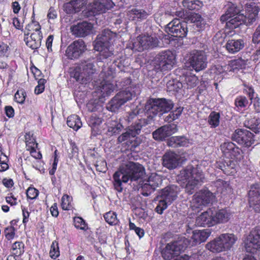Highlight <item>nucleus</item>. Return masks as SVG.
<instances>
[{"label":"nucleus","instance_id":"39","mask_svg":"<svg viewBox=\"0 0 260 260\" xmlns=\"http://www.w3.org/2000/svg\"><path fill=\"white\" fill-rule=\"evenodd\" d=\"M68 125L75 131H77L82 125L80 118L77 115H72L67 119Z\"/></svg>","mask_w":260,"mask_h":260},{"label":"nucleus","instance_id":"49","mask_svg":"<svg viewBox=\"0 0 260 260\" xmlns=\"http://www.w3.org/2000/svg\"><path fill=\"white\" fill-rule=\"evenodd\" d=\"M7 156L0 149V172H4L9 169Z\"/></svg>","mask_w":260,"mask_h":260},{"label":"nucleus","instance_id":"46","mask_svg":"<svg viewBox=\"0 0 260 260\" xmlns=\"http://www.w3.org/2000/svg\"><path fill=\"white\" fill-rule=\"evenodd\" d=\"M25 140L26 149H32L33 146H38V144L36 143L34 135L31 132L26 133Z\"/></svg>","mask_w":260,"mask_h":260},{"label":"nucleus","instance_id":"42","mask_svg":"<svg viewBox=\"0 0 260 260\" xmlns=\"http://www.w3.org/2000/svg\"><path fill=\"white\" fill-rule=\"evenodd\" d=\"M245 125L254 133H258L260 129V118H254L245 121Z\"/></svg>","mask_w":260,"mask_h":260},{"label":"nucleus","instance_id":"2","mask_svg":"<svg viewBox=\"0 0 260 260\" xmlns=\"http://www.w3.org/2000/svg\"><path fill=\"white\" fill-rule=\"evenodd\" d=\"M144 167L138 163L128 162L120 168L113 175V185L118 192L122 191V183H127L129 180L136 181L144 175Z\"/></svg>","mask_w":260,"mask_h":260},{"label":"nucleus","instance_id":"23","mask_svg":"<svg viewBox=\"0 0 260 260\" xmlns=\"http://www.w3.org/2000/svg\"><path fill=\"white\" fill-rule=\"evenodd\" d=\"M168 31L176 37L183 38L187 32L186 22L181 23L179 19H175L167 25Z\"/></svg>","mask_w":260,"mask_h":260},{"label":"nucleus","instance_id":"1","mask_svg":"<svg viewBox=\"0 0 260 260\" xmlns=\"http://www.w3.org/2000/svg\"><path fill=\"white\" fill-rule=\"evenodd\" d=\"M225 7V13L221 16L220 20L226 22V26L230 29H234L242 24L251 25L255 21L259 10L258 4L251 2L247 3L241 12L232 3H229Z\"/></svg>","mask_w":260,"mask_h":260},{"label":"nucleus","instance_id":"62","mask_svg":"<svg viewBox=\"0 0 260 260\" xmlns=\"http://www.w3.org/2000/svg\"><path fill=\"white\" fill-rule=\"evenodd\" d=\"M74 3L75 2L72 0L70 2L67 3L64 5V9L67 13L71 14L76 12H75V9L74 4Z\"/></svg>","mask_w":260,"mask_h":260},{"label":"nucleus","instance_id":"56","mask_svg":"<svg viewBox=\"0 0 260 260\" xmlns=\"http://www.w3.org/2000/svg\"><path fill=\"white\" fill-rule=\"evenodd\" d=\"M86 107L90 112H95L102 109V107L98 104L96 100L89 101L86 105Z\"/></svg>","mask_w":260,"mask_h":260},{"label":"nucleus","instance_id":"19","mask_svg":"<svg viewBox=\"0 0 260 260\" xmlns=\"http://www.w3.org/2000/svg\"><path fill=\"white\" fill-rule=\"evenodd\" d=\"M161 177L155 173H151L145 178L142 184V194L144 196H148L156 187L162 183Z\"/></svg>","mask_w":260,"mask_h":260},{"label":"nucleus","instance_id":"5","mask_svg":"<svg viewBox=\"0 0 260 260\" xmlns=\"http://www.w3.org/2000/svg\"><path fill=\"white\" fill-rule=\"evenodd\" d=\"M115 73L113 68L104 66L99 76V79L94 80L95 92L99 94V98L109 96L115 89L116 86L113 83Z\"/></svg>","mask_w":260,"mask_h":260},{"label":"nucleus","instance_id":"29","mask_svg":"<svg viewBox=\"0 0 260 260\" xmlns=\"http://www.w3.org/2000/svg\"><path fill=\"white\" fill-rule=\"evenodd\" d=\"M227 64H217L213 66L210 70L211 77L216 81L220 82L223 78L231 75Z\"/></svg>","mask_w":260,"mask_h":260},{"label":"nucleus","instance_id":"52","mask_svg":"<svg viewBox=\"0 0 260 260\" xmlns=\"http://www.w3.org/2000/svg\"><path fill=\"white\" fill-rule=\"evenodd\" d=\"M74 225L76 228L86 231L88 229L87 224L83 218L80 217H76L74 218Z\"/></svg>","mask_w":260,"mask_h":260},{"label":"nucleus","instance_id":"36","mask_svg":"<svg viewBox=\"0 0 260 260\" xmlns=\"http://www.w3.org/2000/svg\"><path fill=\"white\" fill-rule=\"evenodd\" d=\"M89 126L91 128L92 131L98 134L101 132V124L102 123V118L100 114L92 113L87 121Z\"/></svg>","mask_w":260,"mask_h":260},{"label":"nucleus","instance_id":"63","mask_svg":"<svg viewBox=\"0 0 260 260\" xmlns=\"http://www.w3.org/2000/svg\"><path fill=\"white\" fill-rule=\"evenodd\" d=\"M6 201L7 203L10 204L11 206L16 205L18 204L17 198L12 193H10L7 197H6Z\"/></svg>","mask_w":260,"mask_h":260},{"label":"nucleus","instance_id":"64","mask_svg":"<svg viewBox=\"0 0 260 260\" xmlns=\"http://www.w3.org/2000/svg\"><path fill=\"white\" fill-rule=\"evenodd\" d=\"M252 42L255 44L260 42V24L256 27L253 35Z\"/></svg>","mask_w":260,"mask_h":260},{"label":"nucleus","instance_id":"51","mask_svg":"<svg viewBox=\"0 0 260 260\" xmlns=\"http://www.w3.org/2000/svg\"><path fill=\"white\" fill-rule=\"evenodd\" d=\"M72 198L67 194H64L61 198V206L64 210H69L72 209Z\"/></svg>","mask_w":260,"mask_h":260},{"label":"nucleus","instance_id":"41","mask_svg":"<svg viewBox=\"0 0 260 260\" xmlns=\"http://www.w3.org/2000/svg\"><path fill=\"white\" fill-rule=\"evenodd\" d=\"M220 115L219 113L211 112L208 118V122L212 128H215L219 125Z\"/></svg>","mask_w":260,"mask_h":260},{"label":"nucleus","instance_id":"38","mask_svg":"<svg viewBox=\"0 0 260 260\" xmlns=\"http://www.w3.org/2000/svg\"><path fill=\"white\" fill-rule=\"evenodd\" d=\"M230 73L232 75L233 73L237 72L239 70L245 68V61L244 60L239 58L237 59L232 60L227 64Z\"/></svg>","mask_w":260,"mask_h":260},{"label":"nucleus","instance_id":"6","mask_svg":"<svg viewBox=\"0 0 260 260\" xmlns=\"http://www.w3.org/2000/svg\"><path fill=\"white\" fill-rule=\"evenodd\" d=\"M116 37V35L110 30L104 29L94 41V50L99 52L103 58L112 57L114 54L113 43Z\"/></svg>","mask_w":260,"mask_h":260},{"label":"nucleus","instance_id":"8","mask_svg":"<svg viewBox=\"0 0 260 260\" xmlns=\"http://www.w3.org/2000/svg\"><path fill=\"white\" fill-rule=\"evenodd\" d=\"M220 149L224 156L229 159L227 161H224L223 167L221 166L220 168L225 173H228L230 169L234 168V162L231 159L238 157L240 155L241 150L233 143L229 141L221 144Z\"/></svg>","mask_w":260,"mask_h":260},{"label":"nucleus","instance_id":"43","mask_svg":"<svg viewBox=\"0 0 260 260\" xmlns=\"http://www.w3.org/2000/svg\"><path fill=\"white\" fill-rule=\"evenodd\" d=\"M24 245L20 241H17L13 244L11 248V252L13 255L20 256L24 252Z\"/></svg>","mask_w":260,"mask_h":260},{"label":"nucleus","instance_id":"45","mask_svg":"<svg viewBox=\"0 0 260 260\" xmlns=\"http://www.w3.org/2000/svg\"><path fill=\"white\" fill-rule=\"evenodd\" d=\"M198 78L195 75L189 76L185 77L183 87L186 88H192L196 87L198 84Z\"/></svg>","mask_w":260,"mask_h":260},{"label":"nucleus","instance_id":"47","mask_svg":"<svg viewBox=\"0 0 260 260\" xmlns=\"http://www.w3.org/2000/svg\"><path fill=\"white\" fill-rule=\"evenodd\" d=\"M50 256L53 259H56L60 255L58 243L56 241L52 242L49 252Z\"/></svg>","mask_w":260,"mask_h":260},{"label":"nucleus","instance_id":"4","mask_svg":"<svg viewBox=\"0 0 260 260\" xmlns=\"http://www.w3.org/2000/svg\"><path fill=\"white\" fill-rule=\"evenodd\" d=\"M152 118L153 116L150 115L147 119H138L134 124L128 126L125 133L118 137V142L131 146L132 148L137 147L141 143V139L137 135L140 133L142 127L150 123Z\"/></svg>","mask_w":260,"mask_h":260},{"label":"nucleus","instance_id":"18","mask_svg":"<svg viewBox=\"0 0 260 260\" xmlns=\"http://www.w3.org/2000/svg\"><path fill=\"white\" fill-rule=\"evenodd\" d=\"M245 248L247 252L253 253L260 250V226L250 231L245 241Z\"/></svg>","mask_w":260,"mask_h":260},{"label":"nucleus","instance_id":"9","mask_svg":"<svg viewBox=\"0 0 260 260\" xmlns=\"http://www.w3.org/2000/svg\"><path fill=\"white\" fill-rule=\"evenodd\" d=\"M174 104L172 101L166 99H150L145 106V109L148 114L153 115H161L163 113L168 112L173 107Z\"/></svg>","mask_w":260,"mask_h":260},{"label":"nucleus","instance_id":"22","mask_svg":"<svg viewBox=\"0 0 260 260\" xmlns=\"http://www.w3.org/2000/svg\"><path fill=\"white\" fill-rule=\"evenodd\" d=\"M233 140L240 145L246 147H250L253 143V134L246 129H238L235 131Z\"/></svg>","mask_w":260,"mask_h":260},{"label":"nucleus","instance_id":"48","mask_svg":"<svg viewBox=\"0 0 260 260\" xmlns=\"http://www.w3.org/2000/svg\"><path fill=\"white\" fill-rule=\"evenodd\" d=\"M183 111V108L178 107L175 110L171 112L166 117L165 120L168 122H171L175 119H178L181 115Z\"/></svg>","mask_w":260,"mask_h":260},{"label":"nucleus","instance_id":"30","mask_svg":"<svg viewBox=\"0 0 260 260\" xmlns=\"http://www.w3.org/2000/svg\"><path fill=\"white\" fill-rule=\"evenodd\" d=\"M211 233L210 231L208 229L193 231L189 242V245L193 246L205 242L210 236Z\"/></svg>","mask_w":260,"mask_h":260},{"label":"nucleus","instance_id":"25","mask_svg":"<svg viewBox=\"0 0 260 260\" xmlns=\"http://www.w3.org/2000/svg\"><path fill=\"white\" fill-rule=\"evenodd\" d=\"M177 131L176 125L167 124L153 132L152 135L153 138L156 140H163L176 133Z\"/></svg>","mask_w":260,"mask_h":260},{"label":"nucleus","instance_id":"26","mask_svg":"<svg viewBox=\"0 0 260 260\" xmlns=\"http://www.w3.org/2000/svg\"><path fill=\"white\" fill-rule=\"evenodd\" d=\"M93 26L91 23L86 21L78 23L71 27L72 35L77 37H84L91 31Z\"/></svg>","mask_w":260,"mask_h":260},{"label":"nucleus","instance_id":"14","mask_svg":"<svg viewBox=\"0 0 260 260\" xmlns=\"http://www.w3.org/2000/svg\"><path fill=\"white\" fill-rule=\"evenodd\" d=\"M175 56L171 51L162 52L156 56L154 59V67L156 70L165 71L172 69L175 64Z\"/></svg>","mask_w":260,"mask_h":260},{"label":"nucleus","instance_id":"10","mask_svg":"<svg viewBox=\"0 0 260 260\" xmlns=\"http://www.w3.org/2000/svg\"><path fill=\"white\" fill-rule=\"evenodd\" d=\"M179 189L176 185H172L162 189L159 193L160 200L155 208L156 212L161 214L167 209L168 205L176 200Z\"/></svg>","mask_w":260,"mask_h":260},{"label":"nucleus","instance_id":"54","mask_svg":"<svg viewBox=\"0 0 260 260\" xmlns=\"http://www.w3.org/2000/svg\"><path fill=\"white\" fill-rule=\"evenodd\" d=\"M26 98V92L23 89H18L15 94L14 98L15 101L19 104L24 103Z\"/></svg>","mask_w":260,"mask_h":260},{"label":"nucleus","instance_id":"55","mask_svg":"<svg viewBox=\"0 0 260 260\" xmlns=\"http://www.w3.org/2000/svg\"><path fill=\"white\" fill-rule=\"evenodd\" d=\"M216 186L217 187V191L221 193L230 189L229 184L226 182L222 180H218L216 182Z\"/></svg>","mask_w":260,"mask_h":260},{"label":"nucleus","instance_id":"53","mask_svg":"<svg viewBox=\"0 0 260 260\" xmlns=\"http://www.w3.org/2000/svg\"><path fill=\"white\" fill-rule=\"evenodd\" d=\"M41 28V25L37 21L32 20L30 23H29L26 27V29L29 31H33L32 32H39L40 34H42L40 31Z\"/></svg>","mask_w":260,"mask_h":260},{"label":"nucleus","instance_id":"44","mask_svg":"<svg viewBox=\"0 0 260 260\" xmlns=\"http://www.w3.org/2000/svg\"><path fill=\"white\" fill-rule=\"evenodd\" d=\"M167 87L170 91L179 92L183 87V84L177 80H173L167 82Z\"/></svg>","mask_w":260,"mask_h":260},{"label":"nucleus","instance_id":"34","mask_svg":"<svg viewBox=\"0 0 260 260\" xmlns=\"http://www.w3.org/2000/svg\"><path fill=\"white\" fill-rule=\"evenodd\" d=\"M168 144L173 147H188L192 144V141L184 136H175L170 138Z\"/></svg>","mask_w":260,"mask_h":260},{"label":"nucleus","instance_id":"13","mask_svg":"<svg viewBox=\"0 0 260 260\" xmlns=\"http://www.w3.org/2000/svg\"><path fill=\"white\" fill-rule=\"evenodd\" d=\"M95 72L94 65L92 63L87 62L82 65V67L76 68L73 73V77L79 83L86 84L92 80Z\"/></svg>","mask_w":260,"mask_h":260},{"label":"nucleus","instance_id":"37","mask_svg":"<svg viewBox=\"0 0 260 260\" xmlns=\"http://www.w3.org/2000/svg\"><path fill=\"white\" fill-rule=\"evenodd\" d=\"M244 41L242 40H231L226 44L227 50L231 53L239 51L244 47Z\"/></svg>","mask_w":260,"mask_h":260},{"label":"nucleus","instance_id":"11","mask_svg":"<svg viewBox=\"0 0 260 260\" xmlns=\"http://www.w3.org/2000/svg\"><path fill=\"white\" fill-rule=\"evenodd\" d=\"M137 93L131 88L117 93L107 106V109L111 112L117 111L123 105L131 100Z\"/></svg>","mask_w":260,"mask_h":260},{"label":"nucleus","instance_id":"15","mask_svg":"<svg viewBox=\"0 0 260 260\" xmlns=\"http://www.w3.org/2000/svg\"><path fill=\"white\" fill-rule=\"evenodd\" d=\"M158 40L154 35L144 34L139 36L133 43L132 49L142 51L144 49L153 48L158 46Z\"/></svg>","mask_w":260,"mask_h":260},{"label":"nucleus","instance_id":"3","mask_svg":"<svg viewBox=\"0 0 260 260\" xmlns=\"http://www.w3.org/2000/svg\"><path fill=\"white\" fill-rule=\"evenodd\" d=\"M204 179L202 170L198 165L196 167L188 166L180 171L178 176V181L182 185H185V191L188 194H192L194 189L202 182Z\"/></svg>","mask_w":260,"mask_h":260},{"label":"nucleus","instance_id":"58","mask_svg":"<svg viewBox=\"0 0 260 260\" xmlns=\"http://www.w3.org/2000/svg\"><path fill=\"white\" fill-rule=\"evenodd\" d=\"M5 234L6 238L8 240H12L14 238L15 235V229L12 226H8L5 229Z\"/></svg>","mask_w":260,"mask_h":260},{"label":"nucleus","instance_id":"21","mask_svg":"<svg viewBox=\"0 0 260 260\" xmlns=\"http://www.w3.org/2000/svg\"><path fill=\"white\" fill-rule=\"evenodd\" d=\"M86 45L82 40L74 41L67 48L66 56L71 59H77L85 51Z\"/></svg>","mask_w":260,"mask_h":260},{"label":"nucleus","instance_id":"28","mask_svg":"<svg viewBox=\"0 0 260 260\" xmlns=\"http://www.w3.org/2000/svg\"><path fill=\"white\" fill-rule=\"evenodd\" d=\"M181 162L180 156L173 152H168L162 157L163 166L170 170L175 169Z\"/></svg>","mask_w":260,"mask_h":260},{"label":"nucleus","instance_id":"7","mask_svg":"<svg viewBox=\"0 0 260 260\" xmlns=\"http://www.w3.org/2000/svg\"><path fill=\"white\" fill-rule=\"evenodd\" d=\"M237 237L233 234L220 235L206 245L207 249L213 253H219L230 250L235 244Z\"/></svg>","mask_w":260,"mask_h":260},{"label":"nucleus","instance_id":"32","mask_svg":"<svg viewBox=\"0 0 260 260\" xmlns=\"http://www.w3.org/2000/svg\"><path fill=\"white\" fill-rule=\"evenodd\" d=\"M212 208L208 209L202 213L196 219V223L199 226H211L214 225L213 220Z\"/></svg>","mask_w":260,"mask_h":260},{"label":"nucleus","instance_id":"31","mask_svg":"<svg viewBox=\"0 0 260 260\" xmlns=\"http://www.w3.org/2000/svg\"><path fill=\"white\" fill-rule=\"evenodd\" d=\"M25 34L24 41L26 45L32 49L39 48L41 45L42 35L39 32H31Z\"/></svg>","mask_w":260,"mask_h":260},{"label":"nucleus","instance_id":"17","mask_svg":"<svg viewBox=\"0 0 260 260\" xmlns=\"http://www.w3.org/2000/svg\"><path fill=\"white\" fill-rule=\"evenodd\" d=\"M114 4L111 0H94L89 3L86 8L88 16L104 13L113 8Z\"/></svg>","mask_w":260,"mask_h":260},{"label":"nucleus","instance_id":"60","mask_svg":"<svg viewBox=\"0 0 260 260\" xmlns=\"http://www.w3.org/2000/svg\"><path fill=\"white\" fill-rule=\"evenodd\" d=\"M45 83L46 80L44 79H40L39 80L38 85L35 89V92L36 94H39L44 91Z\"/></svg>","mask_w":260,"mask_h":260},{"label":"nucleus","instance_id":"20","mask_svg":"<svg viewBox=\"0 0 260 260\" xmlns=\"http://www.w3.org/2000/svg\"><path fill=\"white\" fill-rule=\"evenodd\" d=\"M185 247L181 241L168 243L161 251L162 256L166 260H171L178 256Z\"/></svg>","mask_w":260,"mask_h":260},{"label":"nucleus","instance_id":"61","mask_svg":"<svg viewBox=\"0 0 260 260\" xmlns=\"http://www.w3.org/2000/svg\"><path fill=\"white\" fill-rule=\"evenodd\" d=\"M202 18L201 16L197 13H191L187 16L186 21L192 23L201 22Z\"/></svg>","mask_w":260,"mask_h":260},{"label":"nucleus","instance_id":"27","mask_svg":"<svg viewBox=\"0 0 260 260\" xmlns=\"http://www.w3.org/2000/svg\"><path fill=\"white\" fill-rule=\"evenodd\" d=\"M212 208L213 221L214 225L225 223L228 222L232 216V213L228 209H216Z\"/></svg>","mask_w":260,"mask_h":260},{"label":"nucleus","instance_id":"24","mask_svg":"<svg viewBox=\"0 0 260 260\" xmlns=\"http://www.w3.org/2000/svg\"><path fill=\"white\" fill-rule=\"evenodd\" d=\"M249 204L255 212H260V185L253 184L249 191Z\"/></svg>","mask_w":260,"mask_h":260},{"label":"nucleus","instance_id":"33","mask_svg":"<svg viewBox=\"0 0 260 260\" xmlns=\"http://www.w3.org/2000/svg\"><path fill=\"white\" fill-rule=\"evenodd\" d=\"M123 120L124 119L121 118L119 120L110 119L106 122L108 132L110 133V135H117L121 132L124 128Z\"/></svg>","mask_w":260,"mask_h":260},{"label":"nucleus","instance_id":"59","mask_svg":"<svg viewBox=\"0 0 260 260\" xmlns=\"http://www.w3.org/2000/svg\"><path fill=\"white\" fill-rule=\"evenodd\" d=\"M39 194V191L34 187H29L26 191L27 197L33 200L36 199Z\"/></svg>","mask_w":260,"mask_h":260},{"label":"nucleus","instance_id":"40","mask_svg":"<svg viewBox=\"0 0 260 260\" xmlns=\"http://www.w3.org/2000/svg\"><path fill=\"white\" fill-rule=\"evenodd\" d=\"M182 5L184 8L189 10H199L203 6V4L200 1L183 0Z\"/></svg>","mask_w":260,"mask_h":260},{"label":"nucleus","instance_id":"57","mask_svg":"<svg viewBox=\"0 0 260 260\" xmlns=\"http://www.w3.org/2000/svg\"><path fill=\"white\" fill-rule=\"evenodd\" d=\"M248 104V100L244 96H239L235 100V105L238 108L246 107Z\"/></svg>","mask_w":260,"mask_h":260},{"label":"nucleus","instance_id":"35","mask_svg":"<svg viewBox=\"0 0 260 260\" xmlns=\"http://www.w3.org/2000/svg\"><path fill=\"white\" fill-rule=\"evenodd\" d=\"M148 15L147 13L144 10L137 8H132L127 12L128 19L136 22L146 19Z\"/></svg>","mask_w":260,"mask_h":260},{"label":"nucleus","instance_id":"50","mask_svg":"<svg viewBox=\"0 0 260 260\" xmlns=\"http://www.w3.org/2000/svg\"><path fill=\"white\" fill-rule=\"evenodd\" d=\"M104 218L110 225H115L118 223L117 215L114 212L110 211L106 213L104 215Z\"/></svg>","mask_w":260,"mask_h":260},{"label":"nucleus","instance_id":"12","mask_svg":"<svg viewBox=\"0 0 260 260\" xmlns=\"http://www.w3.org/2000/svg\"><path fill=\"white\" fill-rule=\"evenodd\" d=\"M186 63L196 72L204 70L207 67V59L204 52L193 50L185 57Z\"/></svg>","mask_w":260,"mask_h":260},{"label":"nucleus","instance_id":"16","mask_svg":"<svg viewBox=\"0 0 260 260\" xmlns=\"http://www.w3.org/2000/svg\"><path fill=\"white\" fill-rule=\"evenodd\" d=\"M215 199L214 194L208 189H203L193 196L191 202V207L193 210L211 203Z\"/></svg>","mask_w":260,"mask_h":260}]
</instances>
